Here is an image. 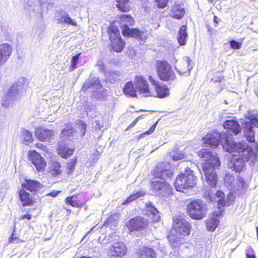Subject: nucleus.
<instances>
[{
  "mask_svg": "<svg viewBox=\"0 0 258 258\" xmlns=\"http://www.w3.org/2000/svg\"><path fill=\"white\" fill-rule=\"evenodd\" d=\"M230 137L225 133L219 134L216 131L207 134L203 138V143L208 144L212 148H215L220 142L223 149L229 153H236L234 155L243 158L244 160H248L253 156L252 148L246 142L242 141L237 143L233 141Z\"/></svg>",
  "mask_w": 258,
  "mask_h": 258,
  "instance_id": "1",
  "label": "nucleus"
},
{
  "mask_svg": "<svg viewBox=\"0 0 258 258\" xmlns=\"http://www.w3.org/2000/svg\"><path fill=\"white\" fill-rule=\"evenodd\" d=\"M154 177L151 180V188L152 192L160 197H166L173 194V189L168 179L172 175L168 163H161L157 165L152 171Z\"/></svg>",
  "mask_w": 258,
  "mask_h": 258,
  "instance_id": "2",
  "label": "nucleus"
},
{
  "mask_svg": "<svg viewBox=\"0 0 258 258\" xmlns=\"http://www.w3.org/2000/svg\"><path fill=\"white\" fill-rule=\"evenodd\" d=\"M198 154L200 158L204 159L202 168L207 183L211 187H215L218 180L215 168L220 165L217 154L212 152L209 149H203L199 151Z\"/></svg>",
  "mask_w": 258,
  "mask_h": 258,
  "instance_id": "3",
  "label": "nucleus"
},
{
  "mask_svg": "<svg viewBox=\"0 0 258 258\" xmlns=\"http://www.w3.org/2000/svg\"><path fill=\"white\" fill-rule=\"evenodd\" d=\"M197 177L194 176L193 171L190 169H186L184 173L179 175L174 183V186L177 191H183V189H187L195 185Z\"/></svg>",
  "mask_w": 258,
  "mask_h": 258,
  "instance_id": "4",
  "label": "nucleus"
},
{
  "mask_svg": "<svg viewBox=\"0 0 258 258\" xmlns=\"http://www.w3.org/2000/svg\"><path fill=\"white\" fill-rule=\"evenodd\" d=\"M207 205L202 200H196L187 205V212L190 218L196 220L203 218L207 213Z\"/></svg>",
  "mask_w": 258,
  "mask_h": 258,
  "instance_id": "5",
  "label": "nucleus"
},
{
  "mask_svg": "<svg viewBox=\"0 0 258 258\" xmlns=\"http://www.w3.org/2000/svg\"><path fill=\"white\" fill-rule=\"evenodd\" d=\"M252 125L258 127V113L252 112L248 115L247 119L243 123V132L246 139L250 142H254V132Z\"/></svg>",
  "mask_w": 258,
  "mask_h": 258,
  "instance_id": "6",
  "label": "nucleus"
},
{
  "mask_svg": "<svg viewBox=\"0 0 258 258\" xmlns=\"http://www.w3.org/2000/svg\"><path fill=\"white\" fill-rule=\"evenodd\" d=\"M22 89V83L20 81L14 84L10 88L8 93L3 98L2 105L8 108L12 106L15 100L20 96Z\"/></svg>",
  "mask_w": 258,
  "mask_h": 258,
  "instance_id": "7",
  "label": "nucleus"
},
{
  "mask_svg": "<svg viewBox=\"0 0 258 258\" xmlns=\"http://www.w3.org/2000/svg\"><path fill=\"white\" fill-rule=\"evenodd\" d=\"M172 227L177 233L183 236L189 235L191 229L190 224L187 220L178 216L173 217Z\"/></svg>",
  "mask_w": 258,
  "mask_h": 258,
  "instance_id": "8",
  "label": "nucleus"
},
{
  "mask_svg": "<svg viewBox=\"0 0 258 258\" xmlns=\"http://www.w3.org/2000/svg\"><path fill=\"white\" fill-rule=\"evenodd\" d=\"M157 69L158 75L162 81L173 80L176 77L171 66L166 61H158Z\"/></svg>",
  "mask_w": 258,
  "mask_h": 258,
  "instance_id": "9",
  "label": "nucleus"
},
{
  "mask_svg": "<svg viewBox=\"0 0 258 258\" xmlns=\"http://www.w3.org/2000/svg\"><path fill=\"white\" fill-rule=\"evenodd\" d=\"M134 83L138 93L143 97L154 96L153 92H151L148 82L144 77L136 76L134 78Z\"/></svg>",
  "mask_w": 258,
  "mask_h": 258,
  "instance_id": "10",
  "label": "nucleus"
},
{
  "mask_svg": "<svg viewBox=\"0 0 258 258\" xmlns=\"http://www.w3.org/2000/svg\"><path fill=\"white\" fill-rule=\"evenodd\" d=\"M110 40L112 49L117 52H120L123 48L124 44L120 38L118 29L111 27L109 31Z\"/></svg>",
  "mask_w": 258,
  "mask_h": 258,
  "instance_id": "11",
  "label": "nucleus"
},
{
  "mask_svg": "<svg viewBox=\"0 0 258 258\" xmlns=\"http://www.w3.org/2000/svg\"><path fill=\"white\" fill-rule=\"evenodd\" d=\"M149 224L148 221L140 216H137L131 219L127 223L126 226L131 231H140L145 229Z\"/></svg>",
  "mask_w": 258,
  "mask_h": 258,
  "instance_id": "12",
  "label": "nucleus"
},
{
  "mask_svg": "<svg viewBox=\"0 0 258 258\" xmlns=\"http://www.w3.org/2000/svg\"><path fill=\"white\" fill-rule=\"evenodd\" d=\"M28 155L30 161L38 171H42L45 169L46 163L37 152L30 151L28 152Z\"/></svg>",
  "mask_w": 258,
  "mask_h": 258,
  "instance_id": "13",
  "label": "nucleus"
},
{
  "mask_svg": "<svg viewBox=\"0 0 258 258\" xmlns=\"http://www.w3.org/2000/svg\"><path fill=\"white\" fill-rule=\"evenodd\" d=\"M109 251L112 256L121 257L126 253L127 247L122 242H115L109 247Z\"/></svg>",
  "mask_w": 258,
  "mask_h": 258,
  "instance_id": "14",
  "label": "nucleus"
},
{
  "mask_svg": "<svg viewBox=\"0 0 258 258\" xmlns=\"http://www.w3.org/2000/svg\"><path fill=\"white\" fill-rule=\"evenodd\" d=\"M248 161L244 160L243 158L234 155L232 159L228 161L227 167L232 171L240 172L244 168L245 163Z\"/></svg>",
  "mask_w": 258,
  "mask_h": 258,
  "instance_id": "15",
  "label": "nucleus"
},
{
  "mask_svg": "<svg viewBox=\"0 0 258 258\" xmlns=\"http://www.w3.org/2000/svg\"><path fill=\"white\" fill-rule=\"evenodd\" d=\"M209 196L212 201L218 203L219 208L220 207L229 206L232 201L231 199L233 198L231 195L226 199L224 193L221 191H217L214 197V195H209Z\"/></svg>",
  "mask_w": 258,
  "mask_h": 258,
  "instance_id": "16",
  "label": "nucleus"
},
{
  "mask_svg": "<svg viewBox=\"0 0 258 258\" xmlns=\"http://www.w3.org/2000/svg\"><path fill=\"white\" fill-rule=\"evenodd\" d=\"M35 132L36 138L41 142L47 141L54 135L53 131L41 127L36 128Z\"/></svg>",
  "mask_w": 258,
  "mask_h": 258,
  "instance_id": "17",
  "label": "nucleus"
},
{
  "mask_svg": "<svg viewBox=\"0 0 258 258\" xmlns=\"http://www.w3.org/2000/svg\"><path fill=\"white\" fill-rule=\"evenodd\" d=\"M12 51V46L8 43L0 44V66L4 65L10 58Z\"/></svg>",
  "mask_w": 258,
  "mask_h": 258,
  "instance_id": "18",
  "label": "nucleus"
},
{
  "mask_svg": "<svg viewBox=\"0 0 258 258\" xmlns=\"http://www.w3.org/2000/svg\"><path fill=\"white\" fill-rule=\"evenodd\" d=\"M149 80L155 87L156 93H153L154 94V96L163 98L169 95V90L165 86L158 85L151 76H149Z\"/></svg>",
  "mask_w": 258,
  "mask_h": 258,
  "instance_id": "19",
  "label": "nucleus"
},
{
  "mask_svg": "<svg viewBox=\"0 0 258 258\" xmlns=\"http://www.w3.org/2000/svg\"><path fill=\"white\" fill-rule=\"evenodd\" d=\"M123 35L126 36H131L138 38L141 40H145L147 38V32L139 31L137 29H130L125 28L123 31Z\"/></svg>",
  "mask_w": 258,
  "mask_h": 258,
  "instance_id": "20",
  "label": "nucleus"
},
{
  "mask_svg": "<svg viewBox=\"0 0 258 258\" xmlns=\"http://www.w3.org/2000/svg\"><path fill=\"white\" fill-rule=\"evenodd\" d=\"M190 59L187 56H185L183 60L180 62L178 68L175 67V69L177 70L178 73L182 76H188L191 67H189Z\"/></svg>",
  "mask_w": 258,
  "mask_h": 258,
  "instance_id": "21",
  "label": "nucleus"
},
{
  "mask_svg": "<svg viewBox=\"0 0 258 258\" xmlns=\"http://www.w3.org/2000/svg\"><path fill=\"white\" fill-rule=\"evenodd\" d=\"M223 126L226 130L235 135L238 134L241 131V127L237 121L233 119L226 120L224 122Z\"/></svg>",
  "mask_w": 258,
  "mask_h": 258,
  "instance_id": "22",
  "label": "nucleus"
},
{
  "mask_svg": "<svg viewBox=\"0 0 258 258\" xmlns=\"http://www.w3.org/2000/svg\"><path fill=\"white\" fill-rule=\"evenodd\" d=\"M20 201L23 206H31L33 204V196L30 193L24 189L20 190L19 192Z\"/></svg>",
  "mask_w": 258,
  "mask_h": 258,
  "instance_id": "23",
  "label": "nucleus"
},
{
  "mask_svg": "<svg viewBox=\"0 0 258 258\" xmlns=\"http://www.w3.org/2000/svg\"><path fill=\"white\" fill-rule=\"evenodd\" d=\"M22 186L27 190L31 191H35L39 189L41 185L40 182L37 181L26 179L25 181L22 184Z\"/></svg>",
  "mask_w": 258,
  "mask_h": 258,
  "instance_id": "24",
  "label": "nucleus"
},
{
  "mask_svg": "<svg viewBox=\"0 0 258 258\" xmlns=\"http://www.w3.org/2000/svg\"><path fill=\"white\" fill-rule=\"evenodd\" d=\"M58 14L59 15L56 16V20L58 24L67 23L74 26H77V23L72 19L67 13L61 12Z\"/></svg>",
  "mask_w": 258,
  "mask_h": 258,
  "instance_id": "25",
  "label": "nucleus"
},
{
  "mask_svg": "<svg viewBox=\"0 0 258 258\" xmlns=\"http://www.w3.org/2000/svg\"><path fill=\"white\" fill-rule=\"evenodd\" d=\"M248 188L247 183L244 181L243 178L238 177L236 185L233 184L231 191L234 192L239 191L240 192H244Z\"/></svg>",
  "mask_w": 258,
  "mask_h": 258,
  "instance_id": "26",
  "label": "nucleus"
},
{
  "mask_svg": "<svg viewBox=\"0 0 258 258\" xmlns=\"http://www.w3.org/2000/svg\"><path fill=\"white\" fill-rule=\"evenodd\" d=\"M74 151V149L70 148L66 145L60 144L58 146V153L62 158H68L73 154Z\"/></svg>",
  "mask_w": 258,
  "mask_h": 258,
  "instance_id": "27",
  "label": "nucleus"
},
{
  "mask_svg": "<svg viewBox=\"0 0 258 258\" xmlns=\"http://www.w3.org/2000/svg\"><path fill=\"white\" fill-rule=\"evenodd\" d=\"M123 93L132 97H137V90L134 88L132 82L129 81L127 82L123 89Z\"/></svg>",
  "mask_w": 258,
  "mask_h": 258,
  "instance_id": "28",
  "label": "nucleus"
},
{
  "mask_svg": "<svg viewBox=\"0 0 258 258\" xmlns=\"http://www.w3.org/2000/svg\"><path fill=\"white\" fill-rule=\"evenodd\" d=\"M184 14V10L183 8L178 6H174L171 9L170 15L171 17L180 19Z\"/></svg>",
  "mask_w": 258,
  "mask_h": 258,
  "instance_id": "29",
  "label": "nucleus"
},
{
  "mask_svg": "<svg viewBox=\"0 0 258 258\" xmlns=\"http://www.w3.org/2000/svg\"><path fill=\"white\" fill-rule=\"evenodd\" d=\"M101 87V85L100 83V81L98 80V79H96L94 81H90L88 80L84 83L82 87V90L86 91L88 88L98 89Z\"/></svg>",
  "mask_w": 258,
  "mask_h": 258,
  "instance_id": "30",
  "label": "nucleus"
},
{
  "mask_svg": "<svg viewBox=\"0 0 258 258\" xmlns=\"http://www.w3.org/2000/svg\"><path fill=\"white\" fill-rule=\"evenodd\" d=\"M121 25L122 27V32L125 28H128V26H132L134 23V20L132 17L129 15H123L120 17Z\"/></svg>",
  "mask_w": 258,
  "mask_h": 258,
  "instance_id": "31",
  "label": "nucleus"
},
{
  "mask_svg": "<svg viewBox=\"0 0 258 258\" xmlns=\"http://www.w3.org/2000/svg\"><path fill=\"white\" fill-rule=\"evenodd\" d=\"M187 36L186 27L183 25L180 28L177 36V40L180 45H185Z\"/></svg>",
  "mask_w": 258,
  "mask_h": 258,
  "instance_id": "32",
  "label": "nucleus"
},
{
  "mask_svg": "<svg viewBox=\"0 0 258 258\" xmlns=\"http://www.w3.org/2000/svg\"><path fill=\"white\" fill-rule=\"evenodd\" d=\"M155 253L152 248L143 247L141 250V254L139 258H155Z\"/></svg>",
  "mask_w": 258,
  "mask_h": 258,
  "instance_id": "33",
  "label": "nucleus"
},
{
  "mask_svg": "<svg viewBox=\"0 0 258 258\" xmlns=\"http://www.w3.org/2000/svg\"><path fill=\"white\" fill-rule=\"evenodd\" d=\"M169 241L171 247L178 248L183 242L184 239L181 237L169 236Z\"/></svg>",
  "mask_w": 258,
  "mask_h": 258,
  "instance_id": "34",
  "label": "nucleus"
},
{
  "mask_svg": "<svg viewBox=\"0 0 258 258\" xmlns=\"http://www.w3.org/2000/svg\"><path fill=\"white\" fill-rule=\"evenodd\" d=\"M219 224V220L214 216L209 218L207 221V228L209 231H213Z\"/></svg>",
  "mask_w": 258,
  "mask_h": 258,
  "instance_id": "35",
  "label": "nucleus"
},
{
  "mask_svg": "<svg viewBox=\"0 0 258 258\" xmlns=\"http://www.w3.org/2000/svg\"><path fill=\"white\" fill-rule=\"evenodd\" d=\"M50 172L51 175L56 176L61 174L60 164L57 161H52L50 165Z\"/></svg>",
  "mask_w": 258,
  "mask_h": 258,
  "instance_id": "36",
  "label": "nucleus"
},
{
  "mask_svg": "<svg viewBox=\"0 0 258 258\" xmlns=\"http://www.w3.org/2000/svg\"><path fill=\"white\" fill-rule=\"evenodd\" d=\"M74 134H75V132L72 128V124H68L66 127L62 131L61 136L62 138L67 139L68 137L73 136Z\"/></svg>",
  "mask_w": 258,
  "mask_h": 258,
  "instance_id": "37",
  "label": "nucleus"
},
{
  "mask_svg": "<svg viewBox=\"0 0 258 258\" xmlns=\"http://www.w3.org/2000/svg\"><path fill=\"white\" fill-rule=\"evenodd\" d=\"M22 139L26 144L32 142L33 138L31 132L26 129L22 131Z\"/></svg>",
  "mask_w": 258,
  "mask_h": 258,
  "instance_id": "38",
  "label": "nucleus"
},
{
  "mask_svg": "<svg viewBox=\"0 0 258 258\" xmlns=\"http://www.w3.org/2000/svg\"><path fill=\"white\" fill-rule=\"evenodd\" d=\"M145 195L144 191H138L135 194L131 195L127 199L122 203L123 205L129 204L132 201L136 200V199L143 197Z\"/></svg>",
  "mask_w": 258,
  "mask_h": 258,
  "instance_id": "39",
  "label": "nucleus"
},
{
  "mask_svg": "<svg viewBox=\"0 0 258 258\" xmlns=\"http://www.w3.org/2000/svg\"><path fill=\"white\" fill-rule=\"evenodd\" d=\"M170 156L174 161H178L183 159L185 158V155L181 151H174L171 152Z\"/></svg>",
  "mask_w": 258,
  "mask_h": 258,
  "instance_id": "40",
  "label": "nucleus"
},
{
  "mask_svg": "<svg viewBox=\"0 0 258 258\" xmlns=\"http://www.w3.org/2000/svg\"><path fill=\"white\" fill-rule=\"evenodd\" d=\"M118 216L117 214H113L111 215L107 221L105 222L104 225L108 226L109 225L111 226H115L117 223Z\"/></svg>",
  "mask_w": 258,
  "mask_h": 258,
  "instance_id": "41",
  "label": "nucleus"
},
{
  "mask_svg": "<svg viewBox=\"0 0 258 258\" xmlns=\"http://www.w3.org/2000/svg\"><path fill=\"white\" fill-rule=\"evenodd\" d=\"M234 176L231 174H227L225 177L224 180L225 184L229 188L230 190H231L233 188V181H234Z\"/></svg>",
  "mask_w": 258,
  "mask_h": 258,
  "instance_id": "42",
  "label": "nucleus"
},
{
  "mask_svg": "<svg viewBox=\"0 0 258 258\" xmlns=\"http://www.w3.org/2000/svg\"><path fill=\"white\" fill-rule=\"evenodd\" d=\"M128 0H116L117 8L122 12H126L128 8L124 6L128 2Z\"/></svg>",
  "mask_w": 258,
  "mask_h": 258,
  "instance_id": "43",
  "label": "nucleus"
},
{
  "mask_svg": "<svg viewBox=\"0 0 258 258\" xmlns=\"http://www.w3.org/2000/svg\"><path fill=\"white\" fill-rule=\"evenodd\" d=\"M76 162L77 159L75 158L68 164V174H70L73 172L76 166Z\"/></svg>",
  "mask_w": 258,
  "mask_h": 258,
  "instance_id": "44",
  "label": "nucleus"
},
{
  "mask_svg": "<svg viewBox=\"0 0 258 258\" xmlns=\"http://www.w3.org/2000/svg\"><path fill=\"white\" fill-rule=\"evenodd\" d=\"M73 199H74V196L68 197L66 199V202L67 203L71 205L73 207H79V203L76 200H73Z\"/></svg>",
  "mask_w": 258,
  "mask_h": 258,
  "instance_id": "45",
  "label": "nucleus"
},
{
  "mask_svg": "<svg viewBox=\"0 0 258 258\" xmlns=\"http://www.w3.org/2000/svg\"><path fill=\"white\" fill-rule=\"evenodd\" d=\"M147 210L150 211L152 214L155 215L158 212L156 208L152 205L151 202H148L146 204Z\"/></svg>",
  "mask_w": 258,
  "mask_h": 258,
  "instance_id": "46",
  "label": "nucleus"
},
{
  "mask_svg": "<svg viewBox=\"0 0 258 258\" xmlns=\"http://www.w3.org/2000/svg\"><path fill=\"white\" fill-rule=\"evenodd\" d=\"M156 124H157V122L156 123H155L154 124H153L148 131H146V132H144V133L140 135L139 138L144 137L145 135H147L152 134L155 131V129L156 126Z\"/></svg>",
  "mask_w": 258,
  "mask_h": 258,
  "instance_id": "47",
  "label": "nucleus"
},
{
  "mask_svg": "<svg viewBox=\"0 0 258 258\" xmlns=\"http://www.w3.org/2000/svg\"><path fill=\"white\" fill-rule=\"evenodd\" d=\"M80 54H77V55H76L75 56H74L72 57V66H71L72 70H74L76 68V66L77 64V63H78V60L79 59Z\"/></svg>",
  "mask_w": 258,
  "mask_h": 258,
  "instance_id": "48",
  "label": "nucleus"
},
{
  "mask_svg": "<svg viewBox=\"0 0 258 258\" xmlns=\"http://www.w3.org/2000/svg\"><path fill=\"white\" fill-rule=\"evenodd\" d=\"M230 44L231 47L234 49H239L241 46V43L234 40H231Z\"/></svg>",
  "mask_w": 258,
  "mask_h": 258,
  "instance_id": "49",
  "label": "nucleus"
},
{
  "mask_svg": "<svg viewBox=\"0 0 258 258\" xmlns=\"http://www.w3.org/2000/svg\"><path fill=\"white\" fill-rule=\"evenodd\" d=\"M158 3V7L164 8L167 6L168 0H155Z\"/></svg>",
  "mask_w": 258,
  "mask_h": 258,
  "instance_id": "50",
  "label": "nucleus"
},
{
  "mask_svg": "<svg viewBox=\"0 0 258 258\" xmlns=\"http://www.w3.org/2000/svg\"><path fill=\"white\" fill-rule=\"evenodd\" d=\"M60 191H55L53 190L49 194H47V196H50L53 197H56Z\"/></svg>",
  "mask_w": 258,
  "mask_h": 258,
  "instance_id": "51",
  "label": "nucleus"
},
{
  "mask_svg": "<svg viewBox=\"0 0 258 258\" xmlns=\"http://www.w3.org/2000/svg\"><path fill=\"white\" fill-rule=\"evenodd\" d=\"M142 117V116H139V117H138L137 118H136L135 120L132 122L130 126H129V127H133L134 126V125L137 123V122L138 121L139 119L140 118H141Z\"/></svg>",
  "mask_w": 258,
  "mask_h": 258,
  "instance_id": "52",
  "label": "nucleus"
},
{
  "mask_svg": "<svg viewBox=\"0 0 258 258\" xmlns=\"http://www.w3.org/2000/svg\"><path fill=\"white\" fill-rule=\"evenodd\" d=\"M27 219L28 220H30L31 218V216L30 214H25L24 215H23L21 216V217L20 218V220H23L24 219Z\"/></svg>",
  "mask_w": 258,
  "mask_h": 258,
  "instance_id": "53",
  "label": "nucleus"
},
{
  "mask_svg": "<svg viewBox=\"0 0 258 258\" xmlns=\"http://www.w3.org/2000/svg\"><path fill=\"white\" fill-rule=\"evenodd\" d=\"M79 122H80L81 123V127H82V131H83V135L84 136L85 134V133L86 128V125L80 121H79Z\"/></svg>",
  "mask_w": 258,
  "mask_h": 258,
  "instance_id": "54",
  "label": "nucleus"
},
{
  "mask_svg": "<svg viewBox=\"0 0 258 258\" xmlns=\"http://www.w3.org/2000/svg\"><path fill=\"white\" fill-rule=\"evenodd\" d=\"M18 240L17 238L13 237L12 236L9 238V242H15L16 241Z\"/></svg>",
  "mask_w": 258,
  "mask_h": 258,
  "instance_id": "55",
  "label": "nucleus"
},
{
  "mask_svg": "<svg viewBox=\"0 0 258 258\" xmlns=\"http://www.w3.org/2000/svg\"><path fill=\"white\" fill-rule=\"evenodd\" d=\"M246 258H255V256L254 255L246 254Z\"/></svg>",
  "mask_w": 258,
  "mask_h": 258,
  "instance_id": "56",
  "label": "nucleus"
},
{
  "mask_svg": "<svg viewBox=\"0 0 258 258\" xmlns=\"http://www.w3.org/2000/svg\"><path fill=\"white\" fill-rule=\"evenodd\" d=\"M38 147L39 148H42L44 150H45L46 149V147H45L44 146H43L42 144H40L39 145H38Z\"/></svg>",
  "mask_w": 258,
  "mask_h": 258,
  "instance_id": "57",
  "label": "nucleus"
},
{
  "mask_svg": "<svg viewBox=\"0 0 258 258\" xmlns=\"http://www.w3.org/2000/svg\"><path fill=\"white\" fill-rule=\"evenodd\" d=\"M222 212V210L220 211L219 213H218L217 212H215V214H216V216L220 215H221V213Z\"/></svg>",
  "mask_w": 258,
  "mask_h": 258,
  "instance_id": "58",
  "label": "nucleus"
},
{
  "mask_svg": "<svg viewBox=\"0 0 258 258\" xmlns=\"http://www.w3.org/2000/svg\"><path fill=\"white\" fill-rule=\"evenodd\" d=\"M213 81H214V82H218V81H219V82H220V81H221V80H220V79L218 80V79H213Z\"/></svg>",
  "mask_w": 258,
  "mask_h": 258,
  "instance_id": "59",
  "label": "nucleus"
},
{
  "mask_svg": "<svg viewBox=\"0 0 258 258\" xmlns=\"http://www.w3.org/2000/svg\"><path fill=\"white\" fill-rule=\"evenodd\" d=\"M216 17L215 16V21H216Z\"/></svg>",
  "mask_w": 258,
  "mask_h": 258,
  "instance_id": "60",
  "label": "nucleus"
}]
</instances>
